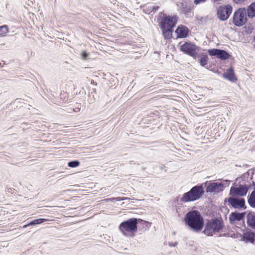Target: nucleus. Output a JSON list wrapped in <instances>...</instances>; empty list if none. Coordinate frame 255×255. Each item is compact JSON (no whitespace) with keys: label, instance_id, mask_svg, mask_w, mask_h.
Wrapping results in <instances>:
<instances>
[{"label":"nucleus","instance_id":"dca6fc26","mask_svg":"<svg viewBox=\"0 0 255 255\" xmlns=\"http://www.w3.org/2000/svg\"><path fill=\"white\" fill-rule=\"evenodd\" d=\"M223 76L225 78L230 81L235 82L237 80L235 75L234 69L232 67H230L227 70V71L224 73Z\"/></svg>","mask_w":255,"mask_h":255},{"label":"nucleus","instance_id":"f03ea898","mask_svg":"<svg viewBox=\"0 0 255 255\" xmlns=\"http://www.w3.org/2000/svg\"><path fill=\"white\" fill-rule=\"evenodd\" d=\"M139 222L144 224L146 226L150 224L149 222L140 219L132 218L122 222L119 229L125 236H127V233H131L134 236V233L137 230V224Z\"/></svg>","mask_w":255,"mask_h":255},{"label":"nucleus","instance_id":"c9c22d12","mask_svg":"<svg viewBox=\"0 0 255 255\" xmlns=\"http://www.w3.org/2000/svg\"><path fill=\"white\" fill-rule=\"evenodd\" d=\"M1 65V63H0V66Z\"/></svg>","mask_w":255,"mask_h":255},{"label":"nucleus","instance_id":"4be33fe9","mask_svg":"<svg viewBox=\"0 0 255 255\" xmlns=\"http://www.w3.org/2000/svg\"><path fill=\"white\" fill-rule=\"evenodd\" d=\"M208 57L206 54H203L199 60L201 66L204 67L208 63Z\"/></svg>","mask_w":255,"mask_h":255},{"label":"nucleus","instance_id":"a211bd4d","mask_svg":"<svg viewBox=\"0 0 255 255\" xmlns=\"http://www.w3.org/2000/svg\"><path fill=\"white\" fill-rule=\"evenodd\" d=\"M246 12L249 18L255 17V1L248 6L247 9H246Z\"/></svg>","mask_w":255,"mask_h":255},{"label":"nucleus","instance_id":"2f4dec72","mask_svg":"<svg viewBox=\"0 0 255 255\" xmlns=\"http://www.w3.org/2000/svg\"><path fill=\"white\" fill-rule=\"evenodd\" d=\"M105 200L106 201L108 202V201H114V200H115V197H113V198H107V199H105Z\"/></svg>","mask_w":255,"mask_h":255},{"label":"nucleus","instance_id":"4468645a","mask_svg":"<svg viewBox=\"0 0 255 255\" xmlns=\"http://www.w3.org/2000/svg\"><path fill=\"white\" fill-rule=\"evenodd\" d=\"M242 239L246 243H254L255 241V233L251 230H247L243 233Z\"/></svg>","mask_w":255,"mask_h":255},{"label":"nucleus","instance_id":"ddd939ff","mask_svg":"<svg viewBox=\"0 0 255 255\" xmlns=\"http://www.w3.org/2000/svg\"><path fill=\"white\" fill-rule=\"evenodd\" d=\"M245 217V213H239L237 211L231 213L229 215V220L231 224H234L236 221L243 220Z\"/></svg>","mask_w":255,"mask_h":255},{"label":"nucleus","instance_id":"a878e982","mask_svg":"<svg viewBox=\"0 0 255 255\" xmlns=\"http://www.w3.org/2000/svg\"><path fill=\"white\" fill-rule=\"evenodd\" d=\"M185 5L184 4H182V11L183 13L185 14H187L188 12H190V8H187L185 6Z\"/></svg>","mask_w":255,"mask_h":255},{"label":"nucleus","instance_id":"f3484780","mask_svg":"<svg viewBox=\"0 0 255 255\" xmlns=\"http://www.w3.org/2000/svg\"><path fill=\"white\" fill-rule=\"evenodd\" d=\"M247 223L248 226L255 230V213L250 212L247 215Z\"/></svg>","mask_w":255,"mask_h":255},{"label":"nucleus","instance_id":"6e6552de","mask_svg":"<svg viewBox=\"0 0 255 255\" xmlns=\"http://www.w3.org/2000/svg\"><path fill=\"white\" fill-rule=\"evenodd\" d=\"M232 12V6L228 4L225 6H220L217 9V16L222 21L227 20Z\"/></svg>","mask_w":255,"mask_h":255},{"label":"nucleus","instance_id":"cd10ccee","mask_svg":"<svg viewBox=\"0 0 255 255\" xmlns=\"http://www.w3.org/2000/svg\"><path fill=\"white\" fill-rule=\"evenodd\" d=\"M254 173V169H251L250 170H249L245 174V176H246V175H247L248 176H249L250 174H251L252 175H253Z\"/></svg>","mask_w":255,"mask_h":255},{"label":"nucleus","instance_id":"0eeeda50","mask_svg":"<svg viewBox=\"0 0 255 255\" xmlns=\"http://www.w3.org/2000/svg\"><path fill=\"white\" fill-rule=\"evenodd\" d=\"M180 50L195 59L197 54L198 47L191 42H185L180 46Z\"/></svg>","mask_w":255,"mask_h":255},{"label":"nucleus","instance_id":"412c9836","mask_svg":"<svg viewBox=\"0 0 255 255\" xmlns=\"http://www.w3.org/2000/svg\"><path fill=\"white\" fill-rule=\"evenodd\" d=\"M248 203L253 208H255V190L248 196Z\"/></svg>","mask_w":255,"mask_h":255},{"label":"nucleus","instance_id":"7ed1b4c3","mask_svg":"<svg viewBox=\"0 0 255 255\" xmlns=\"http://www.w3.org/2000/svg\"><path fill=\"white\" fill-rule=\"evenodd\" d=\"M224 221L221 217L214 218L207 222L203 233L207 236H213L224 228Z\"/></svg>","mask_w":255,"mask_h":255},{"label":"nucleus","instance_id":"39448f33","mask_svg":"<svg viewBox=\"0 0 255 255\" xmlns=\"http://www.w3.org/2000/svg\"><path fill=\"white\" fill-rule=\"evenodd\" d=\"M246 8H240L234 12L233 22L237 26H243L247 22Z\"/></svg>","mask_w":255,"mask_h":255},{"label":"nucleus","instance_id":"473e14b6","mask_svg":"<svg viewBox=\"0 0 255 255\" xmlns=\"http://www.w3.org/2000/svg\"><path fill=\"white\" fill-rule=\"evenodd\" d=\"M159 8V7L158 6H153L152 8V11H156V10H157Z\"/></svg>","mask_w":255,"mask_h":255},{"label":"nucleus","instance_id":"aec40b11","mask_svg":"<svg viewBox=\"0 0 255 255\" xmlns=\"http://www.w3.org/2000/svg\"><path fill=\"white\" fill-rule=\"evenodd\" d=\"M48 220V219H42V218L36 219V220L31 221L29 223L27 224L26 225H24L23 228H25L27 227L28 226H34L36 225L40 224H41L45 221H47Z\"/></svg>","mask_w":255,"mask_h":255},{"label":"nucleus","instance_id":"423d86ee","mask_svg":"<svg viewBox=\"0 0 255 255\" xmlns=\"http://www.w3.org/2000/svg\"><path fill=\"white\" fill-rule=\"evenodd\" d=\"M177 18L176 16H169L163 13L160 22V28L173 29L176 25Z\"/></svg>","mask_w":255,"mask_h":255},{"label":"nucleus","instance_id":"bb28decb","mask_svg":"<svg viewBox=\"0 0 255 255\" xmlns=\"http://www.w3.org/2000/svg\"><path fill=\"white\" fill-rule=\"evenodd\" d=\"M115 201H124L126 200H129V198L128 197H115Z\"/></svg>","mask_w":255,"mask_h":255},{"label":"nucleus","instance_id":"7c9ffc66","mask_svg":"<svg viewBox=\"0 0 255 255\" xmlns=\"http://www.w3.org/2000/svg\"><path fill=\"white\" fill-rule=\"evenodd\" d=\"M233 1L236 3H240L245 1V0H233Z\"/></svg>","mask_w":255,"mask_h":255},{"label":"nucleus","instance_id":"5701e85b","mask_svg":"<svg viewBox=\"0 0 255 255\" xmlns=\"http://www.w3.org/2000/svg\"><path fill=\"white\" fill-rule=\"evenodd\" d=\"M80 165V162L77 160H74L68 162V166L69 167L75 168Z\"/></svg>","mask_w":255,"mask_h":255},{"label":"nucleus","instance_id":"9b49d317","mask_svg":"<svg viewBox=\"0 0 255 255\" xmlns=\"http://www.w3.org/2000/svg\"><path fill=\"white\" fill-rule=\"evenodd\" d=\"M208 54L212 56H216L221 60H227L230 57V55L226 51L222 49L213 48L208 50Z\"/></svg>","mask_w":255,"mask_h":255},{"label":"nucleus","instance_id":"f704fd0d","mask_svg":"<svg viewBox=\"0 0 255 255\" xmlns=\"http://www.w3.org/2000/svg\"><path fill=\"white\" fill-rule=\"evenodd\" d=\"M75 112H78L80 111V109L79 108H76L75 110H74Z\"/></svg>","mask_w":255,"mask_h":255},{"label":"nucleus","instance_id":"f8f14e48","mask_svg":"<svg viewBox=\"0 0 255 255\" xmlns=\"http://www.w3.org/2000/svg\"><path fill=\"white\" fill-rule=\"evenodd\" d=\"M223 190V184L219 182L210 183L207 187V192H219Z\"/></svg>","mask_w":255,"mask_h":255},{"label":"nucleus","instance_id":"c85d7f7f","mask_svg":"<svg viewBox=\"0 0 255 255\" xmlns=\"http://www.w3.org/2000/svg\"><path fill=\"white\" fill-rule=\"evenodd\" d=\"M206 0H194V2L195 4H198L200 3L204 2Z\"/></svg>","mask_w":255,"mask_h":255},{"label":"nucleus","instance_id":"1a4fd4ad","mask_svg":"<svg viewBox=\"0 0 255 255\" xmlns=\"http://www.w3.org/2000/svg\"><path fill=\"white\" fill-rule=\"evenodd\" d=\"M249 185H239V187H231L230 190V195L233 196H244L247 195L249 190Z\"/></svg>","mask_w":255,"mask_h":255},{"label":"nucleus","instance_id":"393cba45","mask_svg":"<svg viewBox=\"0 0 255 255\" xmlns=\"http://www.w3.org/2000/svg\"><path fill=\"white\" fill-rule=\"evenodd\" d=\"M82 58L84 60H86L88 59L89 53L86 51H83L81 54Z\"/></svg>","mask_w":255,"mask_h":255},{"label":"nucleus","instance_id":"72a5a7b5","mask_svg":"<svg viewBox=\"0 0 255 255\" xmlns=\"http://www.w3.org/2000/svg\"><path fill=\"white\" fill-rule=\"evenodd\" d=\"M252 43H253V47L255 49V34L253 39Z\"/></svg>","mask_w":255,"mask_h":255},{"label":"nucleus","instance_id":"20e7f679","mask_svg":"<svg viewBox=\"0 0 255 255\" xmlns=\"http://www.w3.org/2000/svg\"><path fill=\"white\" fill-rule=\"evenodd\" d=\"M204 193V189L201 185H196L188 192L184 193L180 198L182 203H187L196 201L200 199Z\"/></svg>","mask_w":255,"mask_h":255},{"label":"nucleus","instance_id":"6ab92c4d","mask_svg":"<svg viewBox=\"0 0 255 255\" xmlns=\"http://www.w3.org/2000/svg\"><path fill=\"white\" fill-rule=\"evenodd\" d=\"M162 30V34L165 39H170L172 38V33L173 29H168L165 28H160Z\"/></svg>","mask_w":255,"mask_h":255},{"label":"nucleus","instance_id":"9d476101","mask_svg":"<svg viewBox=\"0 0 255 255\" xmlns=\"http://www.w3.org/2000/svg\"><path fill=\"white\" fill-rule=\"evenodd\" d=\"M228 204L235 209H244L246 208L245 205V200L244 198H237L234 197H230L225 199Z\"/></svg>","mask_w":255,"mask_h":255},{"label":"nucleus","instance_id":"f257e3e1","mask_svg":"<svg viewBox=\"0 0 255 255\" xmlns=\"http://www.w3.org/2000/svg\"><path fill=\"white\" fill-rule=\"evenodd\" d=\"M184 220L185 224L195 232H200L204 227V219L197 210L188 212L185 215Z\"/></svg>","mask_w":255,"mask_h":255},{"label":"nucleus","instance_id":"2eb2a0df","mask_svg":"<svg viewBox=\"0 0 255 255\" xmlns=\"http://www.w3.org/2000/svg\"><path fill=\"white\" fill-rule=\"evenodd\" d=\"M175 32L177 35V37L180 38H186L188 36L189 29L185 26L181 25L177 28Z\"/></svg>","mask_w":255,"mask_h":255},{"label":"nucleus","instance_id":"c756f323","mask_svg":"<svg viewBox=\"0 0 255 255\" xmlns=\"http://www.w3.org/2000/svg\"><path fill=\"white\" fill-rule=\"evenodd\" d=\"M178 244V243L177 242H175L174 243H171V242H169L168 243V245L170 247H175Z\"/></svg>","mask_w":255,"mask_h":255},{"label":"nucleus","instance_id":"b1692460","mask_svg":"<svg viewBox=\"0 0 255 255\" xmlns=\"http://www.w3.org/2000/svg\"><path fill=\"white\" fill-rule=\"evenodd\" d=\"M8 31L7 26L4 25L0 26V36H3Z\"/></svg>","mask_w":255,"mask_h":255}]
</instances>
